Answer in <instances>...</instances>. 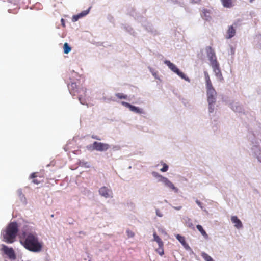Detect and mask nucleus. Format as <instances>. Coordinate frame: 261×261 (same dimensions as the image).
I'll return each instance as SVG.
<instances>
[{
  "label": "nucleus",
  "mask_w": 261,
  "mask_h": 261,
  "mask_svg": "<svg viewBox=\"0 0 261 261\" xmlns=\"http://www.w3.org/2000/svg\"><path fill=\"white\" fill-rule=\"evenodd\" d=\"M24 239L20 240L21 244L30 251L39 252L42 250L43 243L39 240L35 232L23 233Z\"/></svg>",
  "instance_id": "f257e3e1"
},
{
  "label": "nucleus",
  "mask_w": 261,
  "mask_h": 261,
  "mask_svg": "<svg viewBox=\"0 0 261 261\" xmlns=\"http://www.w3.org/2000/svg\"><path fill=\"white\" fill-rule=\"evenodd\" d=\"M18 232V227L16 222L10 223L6 229L2 230L1 238L3 241L7 244L13 243L16 239Z\"/></svg>",
  "instance_id": "f03ea898"
},
{
  "label": "nucleus",
  "mask_w": 261,
  "mask_h": 261,
  "mask_svg": "<svg viewBox=\"0 0 261 261\" xmlns=\"http://www.w3.org/2000/svg\"><path fill=\"white\" fill-rule=\"evenodd\" d=\"M208 111L210 115L214 112L217 93L213 86L206 88Z\"/></svg>",
  "instance_id": "7ed1b4c3"
},
{
  "label": "nucleus",
  "mask_w": 261,
  "mask_h": 261,
  "mask_svg": "<svg viewBox=\"0 0 261 261\" xmlns=\"http://www.w3.org/2000/svg\"><path fill=\"white\" fill-rule=\"evenodd\" d=\"M151 174L152 176L157 179L158 182H162L165 187L172 189L175 193H178V189L175 187L174 184L167 177L163 176L155 171H153Z\"/></svg>",
  "instance_id": "20e7f679"
},
{
  "label": "nucleus",
  "mask_w": 261,
  "mask_h": 261,
  "mask_svg": "<svg viewBox=\"0 0 261 261\" xmlns=\"http://www.w3.org/2000/svg\"><path fill=\"white\" fill-rule=\"evenodd\" d=\"M164 63L172 71L176 73L182 79H184L188 82H190V79L183 72L180 71V70L176 67L175 64L171 63L170 61L167 60H165Z\"/></svg>",
  "instance_id": "39448f33"
},
{
  "label": "nucleus",
  "mask_w": 261,
  "mask_h": 261,
  "mask_svg": "<svg viewBox=\"0 0 261 261\" xmlns=\"http://www.w3.org/2000/svg\"><path fill=\"white\" fill-rule=\"evenodd\" d=\"M250 153L261 163V148L258 142H252Z\"/></svg>",
  "instance_id": "423d86ee"
},
{
  "label": "nucleus",
  "mask_w": 261,
  "mask_h": 261,
  "mask_svg": "<svg viewBox=\"0 0 261 261\" xmlns=\"http://www.w3.org/2000/svg\"><path fill=\"white\" fill-rule=\"evenodd\" d=\"M205 51L211 66L218 63L214 50L211 46H207Z\"/></svg>",
  "instance_id": "0eeeda50"
},
{
  "label": "nucleus",
  "mask_w": 261,
  "mask_h": 261,
  "mask_svg": "<svg viewBox=\"0 0 261 261\" xmlns=\"http://www.w3.org/2000/svg\"><path fill=\"white\" fill-rule=\"evenodd\" d=\"M138 20L140 22H141L142 26L147 31L153 35H156L158 34V31L153 28L151 23L146 21V20L145 18L141 17L140 19L139 20V19H138Z\"/></svg>",
  "instance_id": "6e6552de"
},
{
  "label": "nucleus",
  "mask_w": 261,
  "mask_h": 261,
  "mask_svg": "<svg viewBox=\"0 0 261 261\" xmlns=\"http://www.w3.org/2000/svg\"><path fill=\"white\" fill-rule=\"evenodd\" d=\"M1 250L12 260H14L16 259V255L12 248H9L7 246L2 244Z\"/></svg>",
  "instance_id": "1a4fd4ad"
},
{
  "label": "nucleus",
  "mask_w": 261,
  "mask_h": 261,
  "mask_svg": "<svg viewBox=\"0 0 261 261\" xmlns=\"http://www.w3.org/2000/svg\"><path fill=\"white\" fill-rule=\"evenodd\" d=\"M99 194L105 198L113 197V192L110 188L103 186L99 189Z\"/></svg>",
  "instance_id": "9d476101"
},
{
  "label": "nucleus",
  "mask_w": 261,
  "mask_h": 261,
  "mask_svg": "<svg viewBox=\"0 0 261 261\" xmlns=\"http://www.w3.org/2000/svg\"><path fill=\"white\" fill-rule=\"evenodd\" d=\"M76 93L78 95V99L82 105H87L85 96H86V89L84 88H79L77 89Z\"/></svg>",
  "instance_id": "9b49d317"
},
{
  "label": "nucleus",
  "mask_w": 261,
  "mask_h": 261,
  "mask_svg": "<svg viewBox=\"0 0 261 261\" xmlns=\"http://www.w3.org/2000/svg\"><path fill=\"white\" fill-rule=\"evenodd\" d=\"M95 150L98 151H106L110 148V146L107 144L99 142H94Z\"/></svg>",
  "instance_id": "f8f14e48"
},
{
  "label": "nucleus",
  "mask_w": 261,
  "mask_h": 261,
  "mask_svg": "<svg viewBox=\"0 0 261 261\" xmlns=\"http://www.w3.org/2000/svg\"><path fill=\"white\" fill-rule=\"evenodd\" d=\"M211 66H212L213 71L215 73V74L216 76L217 77V78L218 79V80L220 81H223L224 79L223 77V76H222V74L220 68V65H219V63L216 64V65L215 64Z\"/></svg>",
  "instance_id": "ddd939ff"
},
{
  "label": "nucleus",
  "mask_w": 261,
  "mask_h": 261,
  "mask_svg": "<svg viewBox=\"0 0 261 261\" xmlns=\"http://www.w3.org/2000/svg\"><path fill=\"white\" fill-rule=\"evenodd\" d=\"M202 12L201 17L202 18L207 21H210L212 19L211 11L210 10L203 9Z\"/></svg>",
  "instance_id": "4468645a"
},
{
  "label": "nucleus",
  "mask_w": 261,
  "mask_h": 261,
  "mask_svg": "<svg viewBox=\"0 0 261 261\" xmlns=\"http://www.w3.org/2000/svg\"><path fill=\"white\" fill-rule=\"evenodd\" d=\"M231 109L238 113H242L243 111V108L242 105L238 102H233L230 105Z\"/></svg>",
  "instance_id": "2eb2a0df"
},
{
  "label": "nucleus",
  "mask_w": 261,
  "mask_h": 261,
  "mask_svg": "<svg viewBox=\"0 0 261 261\" xmlns=\"http://www.w3.org/2000/svg\"><path fill=\"white\" fill-rule=\"evenodd\" d=\"M231 222L234 224V227L237 229H241L243 227V224L240 219L236 216H232L231 218Z\"/></svg>",
  "instance_id": "dca6fc26"
},
{
  "label": "nucleus",
  "mask_w": 261,
  "mask_h": 261,
  "mask_svg": "<svg viewBox=\"0 0 261 261\" xmlns=\"http://www.w3.org/2000/svg\"><path fill=\"white\" fill-rule=\"evenodd\" d=\"M68 88L70 94L73 96L75 95L77 89H79V88L77 87L76 83L75 82H72L71 84L68 85Z\"/></svg>",
  "instance_id": "f3484780"
},
{
  "label": "nucleus",
  "mask_w": 261,
  "mask_h": 261,
  "mask_svg": "<svg viewBox=\"0 0 261 261\" xmlns=\"http://www.w3.org/2000/svg\"><path fill=\"white\" fill-rule=\"evenodd\" d=\"M121 28L133 36L136 37L137 36V33L131 26L127 24H123Z\"/></svg>",
  "instance_id": "a211bd4d"
},
{
  "label": "nucleus",
  "mask_w": 261,
  "mask_h": 261,
  "mask_svg": "<svg viewBox=\"0 0 261 261\" xmlns=\"http://www.w3.org/2000/svg\"><path fill=\"white\" fill-rule=\"evenodd\" d=\"M236 33V29L232 25L229 26L225 38L226 39H231L235 35Z\"/></svg>",
  "instance_id": "6ab92c4d"
},
{
  "label": "nucleus",
  "mask_w": 261,
  "mask_h": 261,
  "mask_svg": "<svg viewBox=\"0 0 261 261\" xmlns=\"http://www.w3.org/2000/svg\"><path fill=\"white\" fill-rule=\"evenodd\" d=\"M204 75L205 80V88L213 86L207 71H204Z\"/></svg>",
  "instance_id": "aec40b11"
},
{
  "label": "nucleus",
  "mask_w": 261,
  "mask_h": 261,
  "mask_svg": "<svg viewBox=\"0 0 261 261\" xmlns=\"http://www.w3.org/2000/svg\"><path fill=\"white\" fill-rule=\"evenodd\" d=\"M130 111L137 114H144V111L142 108L132 105Z\"/></svg>",
  "instance_id": "412c9836"
},
{
  "label": "nucleus",
  "mask_w": 261,
  "mask_h": 261,
  "mask_svg": "<svg viewBox=\"0 0 261 261\" xmlns=\"http://www.w3.org/2000/svg\"><path fill=\"white\" fill-rule=\"evenodd\" d=\"M153 241H155L158 244V246H164V243L161 240V239L157 235L156 233L155 232H154L153 233Z\"/></svg>",
  "instance_id": "4be33fe9"
},
{
  "label": "nucleus",
  "mask_w": 261,
  "mask_h": 261,
  "mask_svg": "<svg viewBox=\"0 0 261 261\" xmlns=\"http://www.w3.org/2000/svg\"><path fill=\"white\" fill-rule=\"evenodd\" d=\"M185 223L187 226L188 227L194 229L195 227L194 226V225L192 223V220L191 219H190L188 217H186V218H184Z\"/></svg>",
  "instance_id": "5701e85b"
},
{
  "label": "nucleus",
  "mask_w": 261,
  "mask_h": 261,
  "mask_svg": "<svg viewBox=\"0 0 261 261\" xmlns=\"http://www.w3.org/2000/svg\"><path fill=\"white\" fill-rule=\"evenodd\" d=\"M196 228H197V229L200 231V232L201 233V234L203 236V237L205 238V239H207L208 238V235L206 233V232H205V231L203 229V227H202L201 225H197L196 226Z\"/></svg>",
  "instance_id": "b1692460"
},
{
  "label": "nucleus",
  "mask_w": 261,
  "mask_h": 261,
  "mask_svg": "<svg viewBox=\"0 0 261 261\" xmlns=\"http://www.w3.org/2000/svg\"><path fill=\"white\" fill-rule=\"evenodd\" d=\"M64 53V54H68L71 50V47L67 43H65L63 45Z\"/></svg>",
  "instance_id": "393cba45"
},
{
  "label": "nucleus",
  "mask_w": 261,
  "mask_h": 261,
  "mask_svg": "<svg viewBox=\"0 0 261 261\" xmlns=\"http://www.w3.org/2000/svg\"><path fill=\"white\" fill-rule=\"evenodd\" d=\"M223 6L226 8H230L231 6V0H221Z\"/></svg>",
  "instance_id": "a878e982"
},
{
  "label": "nucleus",
  "mask_w": 261,
  "mask_h": 261,
  "mask_svg": "<svg viewBox=\"0 0 261 261\" xmlns=\"http://www.w3.org/2000/svg\"><path fill=\"white\" fill-rule=\"evenodd\" d=\"M201 256L205 261H214L213 259L205 252H202Z\"/></svg>",
  "instance_id": "bb28decb"
},
{
  "label": "nucleus",
  "mask_w": 261,
  "mask_h": 261,
  "mask_svg": "<svg viewBox=\"0 0 261 261\" xmlns=\"http://www.w3.org/2000/svg\"><path fill=\"white\" fill-rule=\"evenodd\" d=\"M91 8V7H90L88 9L83 11L81 13H79V15L81 18L86 16L89 13Z\"/></svg>",
  "instance_id": "cd10ccee"
},
{
  "label": "nucleus",
  "mask_w": 261,
  "mask_h": 261,
  "mask_svg": "<svg viewBox=\"0 0 261 261\" xmlns=\"http://www.w3.org/2000/svg\"><path fill=\"white\" fill-rule=\"evenodd\" d=\"M163 246H159V247L155 250L156 252L161 256H163L164 254Z\"/></svg>",
  "instance_id": "c85d7f7f"
},
{
  "label": "nucleus",
  "mask_w": 261,
  "mask_h": 261,
  "mask_svg": "<svg viewBox=\"0 0 261 261\" xmlns=\"http://www.w3.org/2000/svg\"><path fill=\"white\" fill-rule=\"evenodd\" d=\"M148 69L150 72L152 73V75L154 77L155 79L160 80V78L158 75L157 72H156L152 68L149 67Z\"/></svg>",
  "instance_id": "c756f323"
},
{
  "label": "nucleus",
  "mask_w": 261,
  "mask_h": 261,
  "mask_svg": "<svg viewBox=\"0 0 261 261\" xmlns=\"http://www.w3.org/2000/svg\"><path fill=\"white\" fill-rule=\"evenodd\" d=\"M177 240L182 245L186 242V240L184 237L181 236L180 234H177L176 236Z\"/></svg>",
  "instance_id": "7c9ffc66"
},
{
  "label": "nucleus",
  "mask_w": 261,
  "mask_h": 261,
  "mask_svg": "<svg viewBox=\"0 0 261 261\" xmlns=\"http://www.w3.org/2000/svg\"><path fill=\"white\" fill-rule=\"evenodd\" d=\"M115 96L118 97L119 99H127V95H124L122 93H117L115 94Z\"/></svg>",
  "instance_id": "2f4dec72"
},
{
  "label": "nucleus",
  "mask_w": 261,
  "mask_h": 261,
  "mask_svg": "<svg viewBox=\"0 0 261 261\" xmlns=\"http://www.w3.org/2000/svg\"><path fill=\"white\" fill-rule=\"evenodd\" d=\"M196 203L200 207V208L204 211L205 212H207V211L205 209V208L203 206V204L197 199H196L195 200Z\"/></svg>",
  "instance_id": "473e14b6"
},
{
  "label": "nucleus",
  "mask_w": 261,
  "mask_h": 261,
  "mask_svg": "<svg viewBox=\"0 0 261 261\" xmlns=\"http://www.w3.org/2000/svg\"><path fill=\"white\" fill-rule=\"evenodd\" d=\"M162 164L163 165V167L162 168L160 169V171L162 172H165L168 171V166L166 164L164 163H162Z\"/></svg>",
  "instance_id": "72a5a7b5"
},
{
  "label": "nucleus",
  "mask_w": 261,
  "mask_h": 261,
  "mask_svg": "<svg viewBox=\"0 0 261 261\" xmlns=\"http://www.w3.org/2000/svg\"><path fill=\"white\" fill-rule=\"evenodd\" d=\"M79 166H82V167H83V166H84L86 167H89L88 163L87 162H85L84 161H80L79 163Z\"/></svg>",
  "instance_id": "f704fd0d"
},
{
  "label": "nucleus",
  "mask_w": 261,
  "mask_h": 261,
  "mask_svg": "<svg viewBox=\"0 0 261 261\" xmlns=\"http://www.w3.org/2000/svg\"><path fill=\"white\" fill-rule=\"evenodd\" d=\"M94 146H94V142L92 144H90V145H87L86 146V148L88 150H90V151L95 150V148Z\"/></svg>",
  "instance_id": "c9c22d12"
},
{
  "label": "nucleus",
  "mask_w": 261,
  "mask_h": 261,
  "mask_svg": "<svg viewBox=\"0 0 261 261\" xmlns=\"http://www.w3.org/2000/svg\"><path fill=\"white\" fill-rule=\"evenodd\" d=\"M19 197L20 201H21V202L23 204H27V199H26V198L24 194L21 196H19Z\"/></svg>",
  "instance_id": "e433bc0d"
},
{
  "label": "nucleus",
  "mask_w": 261,
  "mask_h": 261,
  "mask_svg": "<svg viewBox=\"0 0 261 261\" xmlns=\"http://www.w3.org/2000/svg\"><path fill=\"white\" fill-rule=\"evenodd\" d=\"M121 103L122 106L129 108V109L130 110V107L132 106L131 104L125 101H121Z\"/></svg>",
  "instance_id": "4c0bfd02"
},
{
  "label": "nucleus",
  "mask_w": 261,
  "mask_h": 261,
  "mask_svg": "<svg viewBox=\"0 0 261 261\" xmlns=\"http://www.w3.org/2000/svg\"><path fill=\"white\" fill-rule=\"evenodd\" d=\"M126 233L129 238H132L134 236V233L129 229L126 230Z\"/></svg>",
  "instance_id": "58836bf2"
},
{
  "label": "nucleus",
  "mask_w": 261,
  "mask_h": 261,
  "mask_svg": "<svg viewBox=\"0 0 261 261\" xmlns=\"http://www.w3.org/2000/svg\"><path fill=\"white\" fill-rule=\"evenodd\" d=\"M81 17H80L79 14L75 15H74L72 17V20L73 22H76Z\"/></svg>",
  "instance_id": "ea45409f"
},
{
  "label": "nucleus",
  "mask_w": 261,
  "mask_h": 261,
  "mask_svg": "<svg viewBox=\"0 0 261 261\" xmlns=\"http://www.w3.org/2000/svg\"><path fill=\"white\" fill-rule=\"evenodd\" d=\"M182 246H184V247L187 250H189V251H191L192 249L191 248H190V247L189 246V245L186 243V242L184 244H182Z\"/></svg>",
  "instance_id": "a19ab883"
},
{
  "label": "nucleus",
  "mask_w": 261,
  "mask_h": 261,
  "mask_svg": "<svg viewBox=\"0 0 261 261\" xmlns=\"http://www.w3.org/2000/svg\"><path fill=\"white\" fill-rule=\"evenodd\" d=\"M156 215L159 217H162L163 216V214L160 212L159 209L155 210Z\"/></svg>",
  "instance_id": "79ce46f5"
},
{
  "label": "nucleus",
  "mask_w": 261,
  "mask_h": 261,
  "mask_svg": "<svg viewBox=\"0 0 261 261\" xmlns=\"http://www.w3.org/2000/svg\"><path fill=\"white\" fill-rule=\"evenodd\" d=\"M91 137H92V138L95 139V140H101V139L100 138V137L97 135H92Z\"/></svg>",
  "instance_id": "37998d69"
},
{
  "label": "nucleus",
  "mask_w": 261,
  "mask_h": 261,
  "mask_svg": "<svg viewBox=\"0 0 261 261\" xmlns=\"http://www.w3.org/2000/svg\"><path fill=\"white\" fill-rule=\"evenodd\" d=\"M17 192L18 195V196L23 195L22 192V190L21 189H18Z\"/></svg>",
  "instance_id": "c03bdc74"
},
{
  "label": "nucleus",
  "mask_w": 261,
  "mask_h": 261,
  "mask_svg": "<svg viewBox=\"0 0 261 261\" xmlns=\"http://www.w3.org/2000/svg\"><path fill=\"white\" fill-rule=\"evenodd\" d=\"M113 149L115 150H118L120 149V147L119 146L117 145V146H113Z\"/></svg>",
  "instance_id": "a18cd8bd"
},
{
  "label": "nucleus",
  "mask_w": 261,
  "mask_h": 261,
  "mask_svg": "<svg viewBox=\"0 0 261 261\" xmlns=\"http://www.w3.org/2000/svg\"><path fill=\"white\" fill-rule=\"evenodd\" d=\"M201 2V0H192V3L193 4H199Z\"/></svg>",
  "instance_id": "49530a36"
},
{
  "label": "nucleus",
  "mask_w": 261,
  "mask_h": 261,
  "mask_svg": "<svg viewBox=\"0 0 261 261\" xmlns=\"http://www.w3.org/2000/svg\"><path fill=\"white\" fill-rule=\"evenodd\" d=\"M173 208L176 210L179 211L181 209L182 207L181 206H173Z\"/></svg>",
  "instance_id": "de8ad7c7"
},
{
  "label": "nucleus",
  "mask_w": 261,
  "mask_h": 261,
  "mask_svg": "<svg viewBox=\"0 0 261 261\" xmlns=\"http://www.w3.org/2000/svg\"><path fill=\"white\" fill-rule=\"evenodd\" d=\"M257 40L261 41V34H259L256 36Z\"/></svg>",
  "instance_id": "09e8293b"
},
{
  "label": "nucleus",
  "mask_w": 261,
  "mask_h": 261,
  "mask_svg": "<svg viewBox=\"0 0 261 261\" xmlns=\"http://www.w3.org/2000/svg\"><path fill=\"white\" fill-rule=\"evenodd\" d=\"M36 173H33L31 174V175H30V178H35L36 177V175H35Z\"/></svg>",
  "instance_id": "8fccbe9b"
},
{
  "label": "nucleus",
  "mask_w": 261,
  "mask_h": 261,
  "mask_svg": "<svg viewBox=\"0 0 261 261\" xmlns=\"http://www.w3.org/2000/svg\"><path fill=\"white\" fill-rule=\"evenodd\" d=\"M33 182L35 184H38L39 183V182H38V181L36 180V179H34L33 180Z\"/></svg>",
  "instance_id": "3c124183"
},
{
  "label": "nucleus",
  "mask_w": 261,
  "mask_h": 261,
  "mask_svg": "<svg viewBox=\"0 0 261 261\" xmlns=\"http://www.w3.org/2000/svg\"><path fill=\"white\" fill-rule=\"evenodd\" d=\"M61 22H62V24L63 26H65V24L64 23V19L62 18L61 19Z\"/></svg>",
  "instance_id": "603ef678"
},
{
  "label": "nucleus",
  "mask_w": 261,
  "mask_h": 261,
  "mask_svg": "<svg viewBox=\"0 0 261 261\" xmlns=\"http://www.w3.org/2000/svg\"><path fill=\"white\" fill-rule=\"evenodd\" d=\"M79 233L80 234H84V235H85V234H86L85 232H83V231H80V232H79Z\"/></svg>",
  "instance_id": "864d4df0"
},
{
  "label": "nucleus",
  "mask_w": 261,
  "mask_h": 261,
  "mask_svg": "<svg viewBox=\"0 0 261 261\" xmlns=\"http://www.w3.org/2000/svg\"><path fill=\"white\" fill-rule=\"evenodd\" d=\"M162 232L163 233L165 234H167V233L166 232V231H165V230H162Z\"/></svg>",
  "instance_id": "5fc2aeb1"
},
{
  "label": "nucleus",
  "mask_w": 261,
  "mask_h": 261,
  "mask_svg": "<svg viewBox=\"0 0 261 261\" xmlns=\"http://www.w3.org/2000/svg\"><path fill=\"white\" fill-rule=\"evenodd\" d=\"M253 1H254V0H249V2H250V3H252V2H253Z\"/></svg>",
  "instance_id": "6e6d98bb"
},
{
  "label": "nucleus",
  "mask_w": 261,
  "mask_h": 261,
  "mask_svg": "<svg viewBox=\"0 0 261 261\" xmlns=\"http://www.w3.org/2000/svg\"><path fill=\"white\" fill-rule=\"evenodd\" d=\"M164 201H165V202H166V203H167V202H168L167 200H164Z\"/></svg>",
  "instance_id": "4d7b16f0"
},
{
  "label": "nucleus",
  "mask_w": 261,
  "mask_h": 261,
  "mask_svg": "<svg viewBox=\"0 0 261 261\" xmlns=\"http://www.w3.org/2000/svg\"><path fill=\"white\" fill-rule=\"evenodd\" d=\"M5 261H7V260H5Z\"/></svg>",
  "instance_id": "13d9d810"
},
{
  "label": "nucleus",
  "mask_w": 261,
  "mask_h": 261,
  "mask_svg": "<svg viewBox=\"0 0 261 261\" xmlns=\"http://www.w3.org/2000/svg\"><path fill=\"white\" fill-rule=\"evenodd\" d=\"M89 261H90V260H89Z\"/></svg>",
  "instance_id": "bf43d9fd"
}]
</instances>
